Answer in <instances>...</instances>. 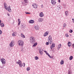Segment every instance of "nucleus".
I'll use <instances>...</instances> for the list:
<instances>
[{"label": "nucleus", "mask_w": 74, "mask_h": 74, "mask_svg": "<svg viewBox=\"0 0 74 74\" xmlns=\"http://www.w3.org/2000/svg\"><path fill=\"white\" fill-rule=\"evenodd\" d=\"M4 7L5 10H7L9 12H12V10H11V8H10L8 7V5L7 4V3L5 2L4 3Z\"/></svg>", "instance_id": "nucleus-1"}, {"label": "nucleus", "mask_w": 74, "mask_h": 74, "mask_svg": "<svg viewBox=\"0 0 74 74\" xmlns=\"http://www.w3.org/2000/svg\"><path fill=\"white\" fill-rule=\"evenodd\" d=\"M29 41L32 44H34L36 42V39L34 37L31 36L29 38Z\"/></svg>", "instance_id": "nucleus-2"}, {"label": "nucleus", "mask_w": 74, "mask_h": 74, "mask_svg": "<svg viewBox=\"0 0 74 74\" xmlns=\"http://www.w3.org/2000/svg\"><path fill=\"white\" fill-rule=\"evenodd\" d=\"M48 42H50V44H52V39L51 35L49 36L48 38Z\"/></svg>", "instance_id": "nucleus-3"}, {"label": "nucleus", "mask_w": 74, "mask_h": 74, "mask_svg": "<svg viewBox=\"0 0 74 74\" xmlns=\"http://www.w3.org/2000/svg\"><path fill=\"white\" fill-rule=\"evenodd\" d=\"M18 44L19 46H23L24 44V43L23 41L19 40L18 42Z\"/></svg>", "instance_id": "nucleus-4"}, {"label": "nucleus", "mask_w": 74, "mask_h": 74, "mask_svg": "<svg viewBox=\"0 0 74 74\" xmlns=\"http://www.w3.org/2000/svg\"><path fill=\"white\" fill-rule=\"evenodd\" d=\"M14 45H15V41L14 40H12L9 44L10 46L11 47H14Z\"/></svg>", "instance_id": "nucleus-5"}, {"label": "nucleus", "mask_w": 74, "mask_h": 74, "mask_svg": "<svg viewBox=\"0 0 74 74\" xmlns=\"http://www.w3.org/2000/svg\"><path fill=\"white\" fill-rule=\"evenodd\" d=\"M18 64L20 67H22L23 66V64L22 63V61L20 60H19L18 62H16Z\"/></svg>", "instance_id": "nucleus-6"}, {"label": "nucleus", "mask_w": 74, "mask_h": 74, "mask_svg": "<svg viewBox=\"0 0 74 74\" xmlns=\"http://www.w3.org/2000/svg\"><path fill=\"white\" fill-rule=\"evenodd\" d=\"M1 61L2 62V63L3 64H5V63H6V61L4 58H1Z\"/></svg>", "instance_id": "nucleus-7"}, {"label": "nucleus", "mask_w": 74, "mask_h": 74, "mask_svg": "<svg viewBox=\"0 0 74 74\" xmlns=\"http://www.w3.org/2000/svg\"><path fill=\"white\" fill-rule=\"evenodd\" d=\"M39 51L40 55H42V48H40L39 49Z\"/></svg>", "instance_id": "nucleus-8"}, {"label": "nucleus", "mask_w": 74, "mask_h": 74, "mask_svg": "<svg viewBox=\"0 0 74 74\" xmlns=\"http://www.w3.org/2000/svg\"><path fill=\"white\" fill-rule=\"evenodd\" d=\"M48 34H49V32L48 31H47L44 34V37H46V36H48Z\"/></svg>", "instance_id": "nucleus-9"}, {"label": "nucleus", "mask_w": 74, "mask_h": 74, "mask_svg": "<svg viewBox=\"0 0 74 74\" xmlns=\"http://www.w3.org/2000/svg\"><path fill=\"white\" fill-rule=\"evenodd\" d=\"M51 3L52 4H56V0H51Z\"/></svg>", "instance_id": "nucleus-10"}, {"label": "nucleus", "mask_w": 74, "mask_h": 74, "mask_svg": "<svg viewBox=\"0 0 74 74\" xmlns=\"http://www.w3.org/2000/svg\"><path fill=\"white\" fill-rule=\"evenodd\" d=\"M55 46V44L54 43H52V45L51 46L50 48L51 49H52L53 48H54Z\"/></svg>", "instance_id": "nucleus-11"}, {"label": "nucleus", "mask_w": 74, "mask_h": 74, "mask_svg": "<svg viewBox=\"0 0 74 74\" xmlns=\"http://www.w3.org/2000/svg\"><path fill=\"white\" fill-rule=\"evenodd\" d=\"M17 32H13L12 34V36H13V37H15V36H16V34Z\"/></svg>", "instance_id": "nucleus-12"}, {"label": "nucleus", "mask_w": 74, "mask_h": 74, "mask_svg": "<svg viewBox=\"0 0 74 74\" xmlns=\"http://www.w3.org/2000/svg\"><path fill=\"white\" fill-rule=\"evenodd\" d=\"M32 6L34 8H37V5H36V3H34L32 4Z\"/></svg>", "instance_id": "nucleus-13"}, {"label": "nucleus", "mask_w": 74, "mask_h": 74, "mask_svg": "<svg viewBox=\"0 0 74 74\" xmlns=\"http://www.w3.org/2000/svg\"><path fill=\"white\" fill-rule=\"evenodd\" d=\"M39 15L40 17H42V16H44V15L42 12H41L40 13Z\"/></svg>", "instance_id": "nucleus-14"}, {"label": "nucleus", "mask_w": 74, "mask_h": 74, "mask_svg": "<svg viewBox=\"0 0 74 74\" xmlns=\"http://www.w3.org/2000/svg\"><path fill=\"white\" fill-rule=\"evenodd\" d=\"M29 23H34V21L33 20H32L29 21Z\"/></svg>", "instance_id": "nucleus-15"}, {"label": "nucleus", "mask_w": 74, "mask_h": 74, "mask_svg": "<svg viewBox=\"0 0 74 74\" xmlns=\"http://www.w3.org/2000/svg\"><path fill=\"white\" fill-rule=\"evenodd\" d=\"M65 15L66 16H68V15H69V11H65Z\"/></svg>", "instance_id": "nucleus-16"}, {"label": "nucleus", "mask_w": 74, "mask_h": 74, "mask_svg": "<svg viewBox=\"0 0 74 74\" xmlns=\"http://www.w3.org/2000/svg\"><path fill=\"white\" fill-rule=\"evenodd\" d=\"M35 29L37 30H38L39 29V27H38V25L36 26H35Z\"/></svg>", "instance_id": "nucleus-17"}, {"label": "nucleus", "mask_w": 74, "mask_h": 74, "mask_svg": "<svg viewBox=\"0 0 74 74\" xmlns=\"http://www.w3.org/2000/svg\"><path fill=\"white\" fill-rule=\"evenodd\" d=\"M68 47H70V46L71 45V42H69L68 43Z\"/></svg>", "instance_id": "nucleus-18"}, {"label": "nucleus", "mask_w": 74, "mask_h": 74, "mask_svg": "<svg viewBox=\"0 0 74 74\" xmlns=\"http://www.w3.org/2000/svg\"><path fill=\"white\" fill-rule=\"evenodd\" d=\"M38 21L39 22H41L42 21V19L41 18H40L38 19Z\"/></svg>", "instance_id": "nucleus-19"}, {"label": "nucleus", "mask_w": 74, "mask_h": 74, "mask_svg": "<svg viewBox=\"0 0 74 74\" xmlns=\"http://www.w3.org/2000/svg\"><path fill=\"white\" fill-rule=\"evenodd\" d=\"M60 63L61 65H62V64H64V61H63V60H62Z\"/></svg>", "instance_id": "nucleus-20"}, {"label": "nucleus", "mask_w": 74, "mask_h": 74, "mask_svg": "<svg viewBox=\"0 0 74 74\" xmlns=\"http://www.w3.org/2000/svg\"><path fill=\"white\" fill-rule=\"evenodd\" d=\"M23 47H21L20 51H21V52H23Z\"/></svg>", "instance_id": "nucleus-21"}, {"label": "nucleus", "mask_w": 74, "mask_h": 74, "mask_svg": "<svg viewBox=\"0 0 74 74\" xmlns=\"http://www.w3.org/2000/svg\"><path fill=\"white\" fill-rule=\"evenodd\" d=\"M21 37H23V38H25V36L23 34H21Z\"/></svg>", "instance_id": "nucleus-22"}, {"label": "nucleus", "mask_w": 74, "mask_h": 74, "mask_svg": "<svg viewBox=\"0 0 74 74\" xmlns=\"http://www.w3.org/2000/svg\"><path fill=\"white\" fill-rule=\"evenodd\" d=\"M18 25H20V24L21 23V20L20 19H18Z\"/></svg>", "instance_id": "nucleus-23"}, {"label": "nucleus", "mask_w": 74, "mask_h": 74, "mask_svg": "<svg viewBox=\"0 0 74 74\" xmlns=\"http://www.w3.org/2000/svg\"><path fill=\"white\" fill-rule=\"evenodd\" d=\"M0 25H1V27H4V24L3 23H1Z\"/></svg>", "instance_id": "nucleus-24"}, {"label": "nucleus", "mask_w": 74, "mask_h": 74, "mask_svg": "<svg viewBox=\"0 0 74 74\" xmlns=\"http://www.w3.org/2000/svg\"><path fill=\"white\" fill-rule=\"evenodd\" d=\"M62 47V45H61V44H59L58 45V49H59V48H61V47Z\"/></svg>", "instance_id": "nucleus-25"}, {"label": "nucleus", "mask_w": 74, "mask_h": 74, "mask_svg": "<svg viewBox=\"0 0 74 74\" xmlns=\"http://www.w3.org/2000/svg\"><path fill=\"white\" fill-rule=\"evenodd\" d=\"M63 27H66L67 26V24L65 23L63 25Z\"/></svg>", "instance_id": "nucleus-26"}, {"label": "nucleus", "mask_w": 74, "mask_h": 74, "mask_svg": "<svg viewBox=\"0 0 74 74\" xmlns=\"http://www.w3.org/2000/svg\"><path fill=\"white\" fill-rule=\"evenodd\" d=\"M73 58V56H71L69 57V60H71Z\"/></svg>", "instance_id": "nucleus-27"}, {"label": "nucleus", "mask_w": 74, "mask_h": 74, "mask_svg": "<svg viewBox=\"0 0 74 74\" xmlns=\"http://www.w3.org/2000/svg\"><path fill=\"white\" fill-rule=\"evenodd\" d=\"M37 45V43L36 42L34 44V45L33 46V47H36Z\"/></svg>", "instance_id": "nucleus-28"}, {"label": "nucleus", "mask_w": 74, "mask_h": 74, "mask_svg": "<svg viewBox=\"0 0 74 74\" xmlns=\"http://www.w3.org/2000/svg\"><path fill=\"white\" fill-rule=\"evenodd\" d=\"M35 60H38V56H35L34 57Z\"/></svg>", "instance_id": "nucleus-29"}, {"label": "nucleus", "mask_w": 74, "mask_h": 74, "mask_svg": "<svg viewBox=\"0 0 74 74\" xmlns=\"http://www.w3.org/2000/svg\"><path fill=\"white\" fill-rule=\"evenodd\" d=\"M26 69L27 71H29L30 70V67H28Z\"/></svg>", "instance_id": "nucleus-30"}, {"label": "nucleus", "mask_w": 74, "mask_h": 74, "mask_svg": "<svg viewBox=\"0 0 74 74\" xmlns=\"http://www.w3.org/2000/svg\"><path fill=\"white\" fill-rule=\"evenodd\" d=\"M0 68H1V69H3V68L4 69V65H3V66H1L0 65Z\"/></svg>", "instance_id": "nucleus-31"}, {"label": "nucleus", "mask_w": 74, "mask_h": 74, "mask_svg": "<svg viewBox=\"0 0 74 74\" xmlns=\"http://www.w3.org/2000/svg\"><path fill=\"white\" fill-rule=\"evenodd\" d=\"M57 8L58 9V10H60V8L59 5L57 6Z\"/></svg>", "instance_id": "nucleus-32"}, {"label": "nucleus", "mask_w": 74, "mask_h": 74, "mask_svg": "<svg viewBox=\"0 0 74 74\" xmlns=\"http://www.w3.org/2000/svg\"><path fill=\"white\" fill-rule=\"evenodd\" d=\"M25 13L26 14H30V13L29 12H25Z\"/></svg>", "instance_id": "nucleus-33"}, {"label": "nucleus", "mask_w": 74, "mask_h": 74, "mask_svg": "<svg viewBox=\"0 0 74 74\" xmlns=\"http://www.w3.org/2000/svg\"><path fill=\"white\" fill-rule=\"evenodd\" d=\"M69 32L70 33H72L73 32V30L70 29L69 31Z\"/></svg>", "instance_id": "nucleus-34"}, {"label": "nucleus", "mask_w": 74, "mask_h": 74, "mask_svg": "<svg viewBox=\"0 0 74 74\" xmlns=\"http://www.w3.org/2000/svg\"><path fill=\"white\" fill-rule=\"evenodd\" d=\"M3 32H2V31L1 30H0V35H1V34H2Z\"/></svg>", "instance_id": "nucleus-35"}, {"label": "nucleus", "mask_w": 74, "mask_h": 74, "mask_svg": "<svg viewBox=\"0 0 74 74\" xmlns=\"http://www.w3.org/2000/svg\"><path fill=\"white\" fill-rule=\"evenodd\" d=\"M65 36H66V37H69V35H68L67 34H66Z\"/></svg>", "instance_id": "nucleus-36"}, {"label": "nucleus", "mask_w": 74, "mask_h": 74, "mask_svg": "<svg viewBox=\"0 0 74 74\" xmlns=\"http://www.w3.org/2000/svg\"><path fill=\"white\" fill-rule=\"evenodd\" d=\"M25 3H27V0H24Z\"/></svg>", "instance_id": "nucleus-37"}, {"label": "nucleus", "mask_w": 74, "mask_h": 74, "mask_svg": "<svg viewBox=\"0 0 74 74\" xmlns=\"http://www.w3.org/2000/svg\"><path fill=\"white\" fill-rule=\"evenodd\" d=\"M49 57L50 58H51V59H52V56H50V55H49Z\"/></svg>", "instance_id": "nucleus-38"}, {"label": "nucleus", "mask_w": 74, "mask_h": 74, "mask_svg": "<svg viewBox=\"0 0 74 74\" xmlns=\"http://www.w3.org/2000/svg\"><path fill=\"white\" fill-rule=\"evenodd\" d=\"M46 44L47 45H48V44H49V43L48 42H47L46 43Z\"/></svg>", "instance_id": "nucleus-39"}, {"label": "nucleus", "mask_w": 74, "mask_h": 74, "mask_svg": "<svg viewBox=\"0 0 74 74\" xmlns=\"http://www.w3.org/2000/svg\"><path fill=\"white\" fill-rule=\"evenodd\" d=\"M46 54L48 55L49 56V55H50L49 54V53H48L47 52V53H46Z\"/></svg>", "instance_id": "nucleus-40"}, {"label": "nucleus", "mask_w": 74, "mask_h": 74, "mask_svg": "<svg viewBox=\"0 0 74 74\" xmlns=\"http://www.w3.org/2000/svg\"><path fill=\"white\" fill-rule=\"evenodd\" d=\"M72 20H73V23H74V18L72 19Z\"/></svg>", "instance_id": "nucleus-41"}, {"label": "nucleus", "mask_w": 74, "mask_h": 74, "mask_svg": "<svg viewBox=\"0 0 74 74\" xmlns=\"http://www.w3.org/2000/svg\"><path fill=\"white\" fill-rule=\"evenodd\" d=\"M23 64L24 65L23 66L25 67V63H23Z\"/></svg>", "instance_id": "nucleus-42"}, {"label": "nucleus", "mask_w": 74, "mask_h": 74, "mask_svg": "<svg viewBox=\"0 0 74 74\" xmlns=\"http://www.w3.org/2000/svg\"><path fill=\"white\" fill-rule=\"evenodd\" d=\"M43 7H44L43 6V5H41V8H43Z\"/></svg>", "instance_id": "nucleus-43"}, {"label": "nucleus", "mask_w": 74, "mask_h": 74, "mask_svg": "<svg viewBox=\"0 0 74 74\" xmlns=\"http://www.w3.org/2000/svg\"><path fill=\"white\" fill-rule=\"evenodd\" d=\"M73 47V48H74V44H73L72 45Z\"/></svg>", "instance_id": "nucleus-44"}, {"label": "nucleus", "mask_w": 74, "mask_h": 74, "mask_svg": "<svg viewBox=\"0 0 74 74\" xmlns=\"http://www.w3.org/2000/svg\"><path fill=\"white\" fill-rule=\"evenodd\" d=\"M44 52H45V53H47V51H44Z\"/></svg>", "instance_id": "nucleus-45"}, {"label": "nucleus", "mask_w": 74, "mask_h": 74, "mask_svg": "<svg viewBox=\"0 0 74 74\" xmlns=\"http://www.w3.org/2000/svg\"><path fill=\"white\" fill-rule=\"evenodd\" d=\"M58 2L59 3H60V0H58Z\"/></svg>", "instance_id": "nucleus-46"}, {"label": "nucleus", "mask_w": 74, "mask_h": 74, "mask_svg": "<svg viewBox=\"0 0 74 74\" xmlns=\"http://www.w3.org/2000/svg\"><path fill=\"white\" fill-rule=\"evenodd\" d=\"M1 20H0V24H1Z\"/></svg>", "instance_id": "nucleus-47"}, {"label": "nucleus", "mask_w": 74, "mask_h": 74, "mask_svg": "<svg viewBox=\"0 0 74 74\" xmlns=\"http://www.w3.org/2000/svg\"><path fill=\"white\" fill-rule=\"evenodd\" d=\"M8 16H10V14H8Z\"/></svg>", "instance_id": "nucleus-48"}, {"label": "nucleus", "mask_w": 74, "mask_h": 74, "mask_svg": "<svg viewBox=\"0 0 74 74\" xmlns=\"http://www.w3.org/2000/svg\"><path fill=\"white\" fill-rule=\"evenodd\" d=\"M70 72H68V74H70Z\"/></svg>", "instance_id": "nucleus-49"}, {"label": "nucleus", "mask_w": 74, "mask_h": 74, "mask_svg": "<svg viewBox=\"0 0 74 74\" xmlns=\"http://www.w3.org/2000/svg\"><path fill=\"white\" fill-rule=\"evenodd\" d=\"M9 8H10V7H10V6H9Z\"/></svg>", "instance_id": "nucleus-50"}, {"label": "nucleus", "mask_w": 74, "mask_h": 74, "mask_svg": "<svg viewBox=\"0 0 74 74\" xmlns=\"http://www.w3.org/2000/svg\"><path fill=\"white\" fill-rule=\"evenodd\" d=\"M0 59H1V58L0 57Z\"/></svg>", "instance_id": "nucleus-51"}]
</instances>
